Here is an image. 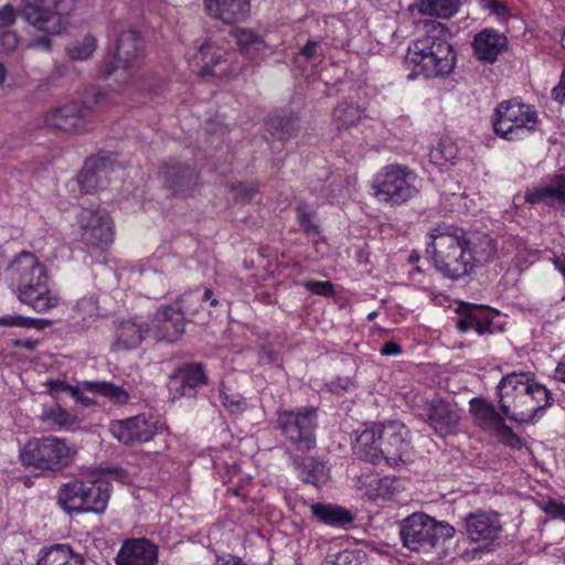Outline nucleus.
Wrapping results in <instances>:
<instances>
[{"instance_id":"nucleus-1","label":"nucleus","mask_w":565,"mask_h":565,"mask_svg":"<svg viewBox=\"0 0 565 565\" xmlns=\"http://www.w3.org/2000/svg\"><path fill=\"white\" fill-rule=\"evenodd\" d=\"M426 32L409 45L405 64L412 68L409 77H444L452 73L456 53L449 43L445 24L431 21L425 24Z\"/></svg>"},{"instance_id":"nucleus-2","label":"nucleus","mask_w":565,"mask_h":565,"mask_svg":"<svg viewBox=\"0 0 565 565\" xmlns=\"http://www.w3.org/2000/svg\"><path fill=\"white\" fill-rule=\"evenodd\" d=\"M501 411L510 419L529 423L553 403L552 393L533 381L529 373L512 372L498 384Z\"/></svg>"},{"instance_id":"nucleus-3","label":"nucleus","mask_w":565,"mask_h":565,"mask_svg":"<svg viewBox=\"0 0 565 565\" xmlns=\"http://www.w3.org/2000/svg\"><path fill=\"white\" fill-rule=\"evenodd\" d=\"M8 273L21 302L39 312L56 307L58 298L50 291L45 267L33 254L20 253L8 267Z\"/></svg>"},{"instance_id":"nucleus-4","label":"nucleus","mask_w":565,"mask_h":565,"mask_svg":"<svg viewBox=\"0 0 565 565\" xmlns=\"http://www.w3.org/2000/svg\"><path fill=\"white\" fill-rule=\"evenodd\" d=\"M434 264L438 271L451 279L471 273L470 257L466 245V231L456 225L439 224L431 230Z\"/></svg>"},{"instance_id":"nucleus-5","label":"nucleus","mask_w":565,"mask_h":565,"mask_svg":"<svg viewBox=\"0 0 565 565\" xmlns=\"http://www.w3.org/2000/svg\"><path fill=\"white\" fill-rule=\"evenodd\" d=\"M77 450L67 445L65 439L56 436L32 438L20 450L19 458L23 466L42 471H61L70 467Z\"/></svg>"},{"instance_id":"nucleus-6","label":"nucleus","mask_w":565,"mask_h":565,"mask_svg":"<svg viewBox=\"0 0 565 565\" xmlns=\"http://www.w3.org/2000/svg\"><path fill=\"white\" fill-rule=\"evenodd\" d=\"M416 181V173L407 166L390 164L373 183L374 196L392 206L401 205L418 193Z\"/></svg>"},{"instance_id":"nucleus-7","label":"nucleus","mask_w":565,"mask_h":565,"mask_svg":"<svg viewBox=\"0 0 565 565\" xmlns=\"http://www.w3.org/2000/svg\"><path fill=\"white\" fill-rule=\"evenodd\" d=\"M536 118V111L529 105L515 100L502 102L495 108L493 130L504 139L515 140L534 130Z\"/></svg>"},{"instance_id":"nucleus-8","label":"nucleus","mask_w":565,"mask_h":565,"mask_svg":"<svg viewBox=\"0 0 565 565\" xmlns=\"http://www.w3.org/2000/svg\"><path fill=\"white\" fill-rule=\"evenodd\" d=\"M316 408L298 412L284 411L278 414V426L296 451L308 452L316 447Z\"/></svg>"},{"instance_id":"nucleus-9","label":"nucleus","mask_w":565,"mask_h":565,"mask_svg":"<svg viewBox=\"0 0 565 565\" xmlns=\"http://www.w3.org/2000/svg\"><path fill=\"white\" fill-rule=\"evenodd\" d=\"M61 0H23L20 17L36 31L47 35L61 34L67 20L61 10Z\"/></svg>"},{"instance_id":"nucleus-10","label":"nucleus","mask_w":565,"mask_h":565,"mask_svg":"<svg viewBox=\"0 0 565 565\" xmlns=\"http://www.w3.org/2000/svg\"><path fill=\"white\" fill-rule=\"evenodd\" d=\"M81 241L92 247H105L115 238L114 220L106 209H83L77 216Z\"/></svg>"},{"instance_id":"nucleus-11","label":"nucleus","mask_w":565,"mask_h":565,"mask_svg":"<svg viewBox=\"0 0 565 565\" xmlns=\"http://www.w3.org/2000/svg\"><path fill=\"white\" fill-rule=\"evenodd\" d=\"M435 519L423 512H416L403 520L401 537L403 545L411 551L427 552L436 545Z\"/></svg>"},{"instance_id":"nucleus-12","label":"nucleus","mask_w":565,"mask_h":565,"mask_svg":"<svg viewBox=\"0 0 565 565\" xmlns=\"http://www.w3.org/2000/svg\"><path fill=\"white\" fill-rule=\"evenodd\" d=\"M89 113L90 109L82 104L67 103L49 109L43 115V122L66 132L79 134L90 128Z\"/></svg>"},{"instance_id":"nucleus-13","label":"nucleus","mask_w":565,"mask_h":565,"mask_svg":"<svg viewBox=\"0 0 565 565\" xmlns=\"http://www.w3.org/2000/svg\"><path fill=\"white\" fill-rule=\"evenodd\" d=\"M110 434L124 445L147 443L157 433V423L146 414H140L121 420H111Z\"/></svg>"},{"instance_id":"nucleus-14","label":"nucleus","mask_w":565,"mask_h":565,"mask_svg":"<svg viewBox=\"0 0 565 565\" xmlns=\"http://www.w3.org/2000/svg\"><path fill=\"white\" fill-rule=\"evenodd\" d=\"M206 384L207 376L202 363H184L169 376L168 387L171 399H179L193 397L196 388Z\"/></svg>"},{"instance_id":"nucleus-15","label":"nucleus","mask_w":565,"mask_h":565,"mask_svg":"<svg viewBox=\"0 0 565 565\" xmlns=\"http://www.w3.org/2000/svg\"><path fill=\"white\" fill-rule=\"evenodd\" d=\"M142 50V41L135 30L122 32L116 44V77L125 85H128L135 78L130 70L134 62L139 57Z\"/></svg>"},{"instance_id":"nucleus-16","label":"nucleus","mask_w":565,"mask_h":565,"mask_svg":"<svg viewBox=\"0 0 565 565\" xmlns=\"http://www.w3.org/2000/svg\"><path fill=\"white\" fill-rule=\"evenodd\" d=\"M379 431L384 455L383 462L387 466L398 465L408 448V430L402 423L391 422L386 425H380Z\"/></svg>"},{"instance_id":"nucleus-17","label":"nucleus","mask_w":565,"mask_h":565,"mask_svg":"<svg viewBox=\"0 0 565 565\" xmlns=\"http://www.w3.org/2000/svg\"><path fill=\"white\" fill-rule=\"evenodd\" d=\"M188 319L175 303L161 306L154 315V332L159 340L170 343L179 341L185 333Z\"/></svg>"},{"instance_id":"nucleus-18","label":"nucleus","mask_w":565,"mask_h":565,"mask_svg":"<svg viewBox=\"0 0 565 565\" xmlns=\"http://www.w3.org/2000/svg\"><path fill=\"white\" fill-rule=\"evenodd\" d=\"M114 171L115 164L109 158L96 156L87 159L78 175L81 190L85 193H93L105 189Z\"/></svg>"},{"instance_id":"nucleus-19","label":"nucleus","mask_w":565,"mask_h":565,"mask_svg":"<svg viewBox=\"0 0 565 565\" xmlns=\"http://www.w3.org/2000/svg\"><path fill=\"white\" fill-rule=\"evenodd\" d=\"M427 418L429 426L440 436L457 431L461 415L457 404L444 398H434L429 403Z\"/></svg>"},{"instance_id":"nucleus-20","label":"nucleus","mask_w":565,"mask_h":565,"mask_svg":"<svg viewBox=\"0 0 565 565\" xmlns=\"http://www.w3.org/2000/svg\"><path fill=\"white\" fill-rule=\"evenodd\" d=\"M158 548L147 539H131L124 542L117 556V565H157Z\"/></svg>"},{"instance_id":"nucleus-21","label":"nucleus","mask_w":565,"mask_h":565,"mask_svg":"<svg viewBox=\"0 0 565 565\" xmlns=\"http://www.w3.org/2000/svg\"><path fill=\"white\" fill-rule=\"evenodd\" d=\"M465 529L473 542L492 541L500 535L502 524L497 513L477 511L465 518Z\"/></svg>"},{"instance_id":"nucleus-22","label":"nucleus","mask_w":565,"mask_h":565,"mask_svg":"<svg viewBox=\"0 0 565 565\" xmlns=\"http://www.w3.org/2000/svg\"><path fill=\"white\" fill-rule=\"evenodd\" d=\"M207 14L225 24L244 21L250 11V0H204Z\"/></svg>"},{"instance_id":"nucleus-23","label":"nucleus","mask_w":565,"mask_h":565,"mask_svg":"<svg viewBox=\"0 0 565 565\" xmlns=\"http://www.w3.org/2000/svg\"><path fill=\"white\" fill-rule=\"evenodd\" d=\"M230 54L222 51L213 42L206 41L200 45L196 60L204 62L200 72L202 76L224 77L231 73L227 65V56Z\"/></svg>"},{"instance_id":"nucleus-24","label":"nucleus","mask_w":565,"mask_h":565,"mask_svg":"<svg viewBox=\"0 0 565 565\" xmlns=\"http://www.w3.org/2000/svg\"><path fill=\"white\" fill-rule=\"evenodd\" d=\"M507 45V36L492 29L482 30L476 34L472 42L477 58L489 63H493Z\"/></svg>"},{"instance_id":"nucleus-25","label":"nucleus","mask_w":565,"mask_h":565,"mask_svg":"<svg viewBox=\"0 0 565 565\" xmlns=\"http://www.w3.org/2000/svg\"><path fill=\"white\" fill-rule=\"evenodd\" d=\"M470 412L476 424L484 430H495L501 435H511L512 429L504 423L503 417L494 406L481 398L470 401Z\"/></svg>"},{"instance_id":"nucleus-26","label":"nucleus","mask_w":565,"mask_h":565,"mask_svg":"<svg viewBox=\"0 0 565 565\" xmlns=\"http://www.w3.org/2000/svg\"><path fill=\"white\" fill-rule=\"evenodd\" d=\"M466 245L468 256L471 258V271L473 270L475 266L484 265L494 259L497 255L495 242L488 234H469L466 232Z\"/></svg>"},{"instance_id":"nucleus-27","label":"nucleus","mask_w":565,"mask_h":565,"mask_svg":"<svg viewBox=\"0 0 565 565\" xmlns=\"http://www.w3.org/2000/svg\"><path fill=\"white\" fill-rule=\"evenodd\" d=\"M355 456L364 461L373 465L383 463V451L380 441L379 426L364 429L361 431L353 445Z\"/></svg>"},{"instance_id":"nucleus-28","label":"nucleus","mask_w":565,"mask_h":565,"mask_svg":"<svg viewBox=\"0 0 565 565\" xmlns=\"http://www.w3.org/2000/svg\"><path fill=\"white\" fill-rule=\"evenodd\" d=\"M525 201L531 204L565 205V172L555 174L548 184L527 191Z\"/></svg>"},{"instance_id":"nucleus-29","label":"nucleus","mask_w":565,"mask_h":565,"mask_svg":"<svg viewBox=\"0 0 565 565\" xmlns=\"http://www.w3.org/2000/svg\"><path fill=\"white\" fill-rule=\"evenodd\" d=\"M161 173L166 185L175 193L190 190L198 181V173L192 168L174 161L166 162Z\"/></svg>"},{"instance_id":"nucleus-30","label":"nucleus","mask_w":565,"mask_h":565,"mask_svg":"<svg viewBox=\"0 0 565 565\" xmlns=\"http://www.w3.org/2000/svg\"><path fill=\"white\" fill-rule=\"evenodd\" d=\"M149 330L147 323H140L136 319L120 321L116 328V339L113 343V349L119 351L137 348Z\"/></svg>"},{"instance_id":"nucleus-31","label":"nucleus","mask_w":565,"mask_h":565,"mask_svg":"<svg viewBox=\"0 0 565 565\" xmlns=\"http://www.w3.org/2000/svg\"><path fill=\"white\" fill-rule=\"evenodd\" d=\"M109 500V483L104 480L85 482L83 512L102 513Z\"/></svg>"},{"instance_id":"nucleus-32","label":"nucleus","mask_w":565,"mask_h":565,"mask_svg":"<svg viewBox=\"0 0 565 565\" xmlns=\"http://www.w3.org/2000/svg\"><path fill=\"white\" fill-rule=\"evenodd\" d=\"M290 458L302 481L319 486L328 480V469L323 462L315 458H301L299 456H291Z\"/></svg>"},{"instance_id":"nucleus-33","label":"nucleus","mask_w":565,"mask_h":565,"mask_svg":"<svg viewBox=\"0 0 565 565\" xmlns=\"http://www.w3.org/2000/svg\"><path fill=\"white\" fill-rule=\"evenodd\" d=\"M310 509L316 519L331 526H343L352 523L354 520L352 513L341 507L316 503Z\"/></svg>"},{"instance_id":"nucleus-34","label":"nucleus","mask_w":565,"mask_h":565,"mask_svg":"<svg viewBox=\"0 0 565 565\" xmlns=\"http://www.w3.org/2000/svg\"><path fill=\"white\" fill-rule=\"evenodd\" d=\"M85 482L82 480H73L64 483L58 490V503L68 512H83Z\"/></svg>"},{"instance_id":"nucleus-35","label":"nucleus","mask_w":565,"mask_h":565,"mask_svg":"<svg viewBox=\"0 0 565 565\" xmlns=\"http://www.w3.org/2000/svg\"><path fill=\"white\" fill-rule=\"evenodd\" d=\"M36 565H84V559L71 546L56 544L43 552Z\"/></svg>"},{"instance_id":"nucleus-36","label":"nucleus","mask_w":565,"mask_h":565,"mask_svg":"<svg viewBox=\"0 0 565 565\" xmlns=\"http://www.w3.org/2000/svg\"><path fill=\"white\" fill-rule=\"evenodd\" d=\"M82 386L87 391L107 397L110 402L124 405L129 401V393L122 387L107 381H85Z\"/></svg>"},{"instance_id":"nucleus-37","label":"nucleus","mask_w":565,"mask_h":565,"mask_svg":"<svg viewBox=\"0 0 565 565\" xmlns=\"http://www.w3.org/2000/svg\"><path fill=\"white\" fill-rule=\"evenodd\" d=\"M231 35L244 55L250 56L254 51L267 47V44L262 35L248 28H234L231 30Z\"/></svg>"},{"instance_id":"nucleus-38","label":"nucleus","mask_w":565,"mask_h":565,"mask_svg":"<svg viewBox=\"0 0 565 565\" xmlns=\"http://www.w3.org/2000/svg\"><path fill=\"white\" fill-rule=\"evenodd\" d=\"M458 0H419L417 7L422 15L449 19L459 10Z\"/></svg>"},{"instance_id":"nucleus-39","label":"nucleus","mask_w":565,"mask_h":565,"mask_svg":"<svg viewBox=\"0 0 565 565\" xmlns=\"http://www.w3.org/2000/svg\"><path fill=\"white\" fill-rule=\"evenodd\" d=\"M332 117L339 131L347 130L362 119V110L359 106L341 103L334 108Z\"/></svg>"},{"instance_id":"nucleus-40","label":"nucleus","mask_w":565,"mask_h":565,"mask_svg":"<svg viewBox=\"0 0 565 565\" xmlns=\"http://www.w3.org/2000/svg\"><path fill=\"white\" fill-rule=\"evenodd\" d=\"M268 131L279 139H288L297 131V117L294 114L275 115L266 122Z\"/></svg>"},{"instance_id":"nucleus-41","label":"nucleus","mask_w":565,"mask_h":565,"mask_svg":"<svg viewBox=\"0 0 565 565\" xmlns=\"http://www.w3.org/2000/svg\"><path fill=\"white\" fill-rule=\"evenodd\" d=\"M177 307H181L184 315L191 317V321L205 324L209 322L210 315H202L200 310L201 297L194 292H186L182 295L175 302Z\"/></svg>"},{"instance_id":"nucleus-42","label":"nucleus","mask_w":565,"mask_h":565,"mask_svg":"<svg viewBox=\"0 0 565 565\" xmlns=\"http://www.w3.org/2000/svg\"><path fill=\"white\" fill-rule=\"evenodd\" d=\"M41 420L62 428L73 426L76 423V416L72 415L60 405H55L42 413Z\"/></svg>"},{"instance_id":"nucleus-43","label":"nucleus","mask_w":565,"mask_h":565,"mask_svg":"<svg viewBox=\"0 0 565 565\" xmlns=\"http://www.w3.org/2000/svg\"><path fill=\"white\" fill-rule=\"evenodd\" d=\"M96 50L95 38L87 35L81 42H74L66 46V53L73 61H85L89 58Z\"/></svg>"},{"instance_id":"nucleus-44","label":"nucleus","mask_w":565,"mask_h":565,"mask_svg":"<svg viewBox=\"0 0 565 565\" xmlns=\"http://www.w3.org/2000/svg\"><path fill=\"white\" fill-rule=\"evenodd\" d=\"M305 288L315 295L320 296H333L334 287L331 281H320V280H306L303 282Z\"/></svg>"},{"instance_id":"nucleus-45","label":"nucleus","mask_w":565,"mask_h":565,"mask_svg":"<svg viewBox=\"0 0 565 565\" xmlns=\"http://www.w3.org/2000/svg\"><path fill=\"white\" fill-rule=\"evenodd\" d=\"M18 17H20L19 9H14L11 4H6L0 10V30H6L12 26Z\"/></svg>"},{"instance_id":"nucleus-46","label":"nucleus","mask_w":565,"mask_h":565,"mask_svg":"<svg viewBox=\"0 0 565 565\" xmlns=\"http://www.w3.org/2000/svg\"><path fill=\"white\" fill-rule=\"evenodd\" d=\"M355 555L352 551L344 550L335 554H329L323 564L324 565H351Z\"/></svg>"},{"instance_id":"nucleus-47","label":"nucleus","mask_w":565,"mask_h":565,"mask_svg":"<svg viewBox=\"0 0 565 565\" xmlns=\"http://www.w3.org/2000/svg\"><path fill=\"white\" fill-rule=\"evenodd\" d=\"M222 404L232 413H239L245 408L244 399L238 395H228L221 392Z\"/></svg>"},{"instance_id":"nucleus-48","label":"nucleus","mask_w":565,"mask_h":565,"mask_svg":"<svg viewBox=\"0 0 565 565\" xmlns=\"http://www.w3.org/2000/svg\"><path fill=\"white\" fill-rule=\"evenodd\" d=\"M431 160L438 161L445 159L446 161H451L455 158L452 146H447L444 142H440L438 147L431 150L430 152Z\"/></svg>"},{"instance_id":"nucleus-49","label":"nucleus","mask_w":565,"mask_h":565,"mask_svg":"<svg viewBox=\"0 0 565 565\" xmlns=\"http://www.w3.org/2000/svg\"><path fill=\"white\" fill-rule=\"evenodd\" d=\"M1 327H31V319L23 316H2L0 317Z\"/></svg>"},{"instance_id":"nucleus-50","label":"nucleus","mask_w":565,"mask_h":565,"mask_svg":"<svg viewBox=\"0 0 565 565\" xmlns=\"http://www.w3.org/2000/svg\"><path fill=\"white\" fill-rule=\"evenodd\" d=\"M60 385L65 392H68L78 403L83 404L84 406H90L94 404L92 398L83 395L79 387L72 386L70 384H60Z\"/></svg>"},{"instance_id":"nucleus-51","label":"nucleus","mask_w":565,"mask_h":565,"mask_svg":"<svg viewBox=\"0 0 565 565\" xmlns=\"http://www.w3.org/2000/svg\"><path fill=\"white\" fill-rule=\"evenodd\" d=\"M434 532L436 534V543L438 542L439 539H451L454 535H455V529L454 526L447 524V523H443V522H438L435 520V526H434Z\"/></svg>"},{"instance_id":"nucleus-52","label":"nucleus","mask_w":565,"mask_h":565,"mask_svg":"<svg viewBox=\"0 0 565 565\" xmlns=\"http://www.w3.org/2000/svg\"><path fill=\"white\" fill-rule=\"evenodd\" d=\"M483 7L489 9L491 13L495 14L499 18L505 17L508 12L507 6L498 0H483Z\"/></svg>"},{"instance_id":"nucleus-53","label":"nucleus","mask_w":565,"mask_h":565,"mask_svg":"<svg viewBox=\"0 0 565 565\" xmlns=\"http://www.w3.org/2000/svg\"><path fill=\"white\" fill-rule=\"evenodd\" d=\"M545 511L553 518L565 520V504L557 501H550Z\"/></svg>"},{"instance_id":"nucleus-54","label":"nucleus","mask_w":565,"mask_h":565,"mask_svg":"<svg viewBox=\"0 0 565 565\" xmlns=\"http://www.w3.org/2000/svg\"><path fill=\"white\" fill-rule=\"evenodd\" d=\"M476 321V315L473 312H469L465 317L460 318L457 322V328L461 332H467L470 329H473Z\"/></svg>"},{"instance_id":"nucleus-55","label":"nucleus","mask_w":565,"mask_h":565,"mask_svg":"<svg viewBox=\"0 0 565 565\" xmlns=\"http://www.w3.org/2000/svg\"><path fill=\"white\" fill-rule=\"evenodd\" d=\"M296 210L298 213L299 221L307 220V218H313V216H315V212L311 210L309 204L303 201L298 203Z\"/></svg>"},{"instance_id":"nucleus-56","label":"nucleus","mask_w":565,"mask_h":565,"mask_svg":"<svg viewBox=\"0 0 565 565\" xmlns=\"http://www.w3.org/2000/svg\"><path fill=\"white\" fill-rule=\"evenodd\" d=\"M382 355H398L402 353V347L393 341L386 342L380 350Z\"/></svg>"},{"instance_id":"nucleus-57","label":"nucleus","mask_w":565,"mask_h":565,"mask_svg":"<svg viewBox=\"0 0 565 565\" xmlns=\"http://www.w3.org/2000/svg\"><path fill=\"white\" fill-rule=\"evenodd\" d=\"M552 95L556 102L565 103V74L562 75L558 85L553 88Z\"/></svg>"},{"instance_id":"nucleus-58","label":"nucleus","mask_w":565,"mask_h":565,"mask_svg":"<svg viewBox=\"0 0 565 565\" xmlns=\"http://www.w3.org/2000/svg\"><path fill=\"white\" fill-rule=\"evenodd\" d=\"M318 43L316 41H308L306 45L301 49L300 54L306 60H311L315 57L317 53Z\"/></svg>"},{"instance_id":"nucleus-59","label":"nucleus","mask_w":565,"mask_h":565,"mask_svg":"<svg viewBox=\"0 0 565 565\" xmlns=\"http://www.w3.org/2000/svg\"><path fill=\"white\" fill-rule=\"evenodd\" d=\"M38 341L33 339H17L12 342L14 348H25L29 351H33L38 347Z\"/></svg>"},{"instance_id":"nucleus-60","label":"nucleus","mask_w":565,"mask_h":565,"mask_svg":"<svg viewBox=\"0 0 565 565\" xmlns=\"http://www.w3.org/2000/svg\"><path fill=\"white\" fill-rule=\"evenodd\" d=\"M554 379L558 382L565 383V354L557 363V366L554 371Z\"/></svg>"},{"instance_id":"nucleus-61","label":"nucleus","mask_w":565,"mask_h":565,"mask_svg":"<svg viewBox=\"0 0 565 565\" xmlns=\"http://www.w3.org/2000/svg\"><path fill=\"white\" fill-rule=\"evenodd\" d=\"M301 228L307 234H318V226L315 224L313 218L299 221Z\"/></svg>"},{"instance_id":"nucleus-62","label":"nucleus","mask_w":565,"mask_h":565,"mask_svg":"<svg viewBox=\"0 0 565 565\" xmlns=\"http://www.w3.org/2000/svg\"><path fill=\"white\" fill-rule=\"evenodd\" d=\"M31 46L43 47L44 50L50 51L51 46H52V43H51V40L46 35V36H41V38L34 40L31 43Z\"/></svg>"},{"instance_id":"nucleus-63","label":"nucleus","mask_w":565,"mask_h":565,"mask_svg":"<svg viewBox=\"0 0 565 565\" xmlns=\"http://www.w3.org/2000/svg\"><path fill=\"white\" fill-rule=\"evenodd\" d=\"M476 331L479 334H483L489 331L490 329V321H481L476 317L475 327Z\"/></svg>"},{"instance_id":"nucleus-64","label":"nucleus","mask_w":565,"mask_h":565,"mask_svg":"<svg viewBox=\"0 0 565 565\" xmlns=\"http://www.w3.org/2000/svg\"><path fill=\"white\" fill-rule=\"evenodd\" d=\"M3 41H4V44L7 45L8 50H13L17 46V44H18L17 35L15 34H11V33L4 34L3 35Z\"/></svg>"}]
</instances>
